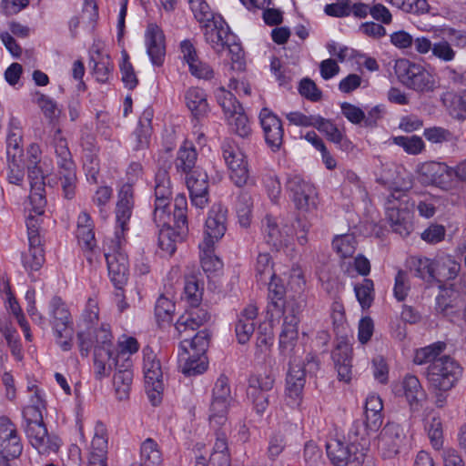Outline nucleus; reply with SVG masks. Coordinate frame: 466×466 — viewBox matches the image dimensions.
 I'll list each match as a JSON object with an SVG mask.
<instances>
[{
  "label": "nucleus",
  "mask_w": 466,
  "mask_h": 466,
  "mask_svg": "<svg viewBox=\"0 0 466 466\" xmlns=\"http://www.w3.org/2000/svg\"><path fill=\"white\" fill-rule=\"evenodd\" d=\"M78 347L82 356H87L94 346V370L96 378L101 380L109 376L115 364L116 347L113 343L111 331L101 326L95 331L94 340L89 339L84 330L77 333Z\"/></svg>",
  "instance_id": "1"
},
{
  "label": "nucleus",
  "mask_w": 466,
  "mask_h": 466,
  "mask_svg": "<svg viewBox=\"0 0 466 466\" xmlns=\"http://www.w3.org/2000/svg\"><path fill=\"white\" fill-rule=\"evenodd\" d=\"M54 147L56 157L57 176L63 195L72 199L76 195L77 177L76 167L72 158L66 138L62 137L60 129L54 136Z\"/></svg>",
  "instance_id": "2"
},
{
  "label": "nucleus",
  "mask_w": 466,
  "mask_h": 466,
  "mask_svg": "<svg viewBox=\"0 0 466 466\" xmlns=\"http://www.w3.org/2000/svg\"><path fill=\"white\" fill-rule=\"evenodd\" d=\"M395 72L405 86L418 93L433 92L439 87L435 75L420 64L400 59L396 62Z\"/></svg>",
  "instance_id": "3"
},
{
  "label": "nucleus",
  "mask_w": 466,
  "mask_h": 466,
  "mask_svg": "<svg viewBox=\"0 0 466 466\" xmlns=\"http://www.w3.org/2000/svg\"><path fill=\"white\" fill-rule=\"evenodd\" d=\"M462 367L453 358L443 355L431 363L426 370L430 389L451 390L462 376Z\"/></svg>",
  "instance_id": "4"
},
{
  "label": "nucleus",
  "mask_w": 466,
  "mask_h": 466,
  "mask_svg": "<svg viewBox=\"0 0 466 466\" xmlns=\"http://www.w3.org/2000/svg\"><path fill=\"white\" fill-rule=\"evenodd\" d=\"M124 241L119 232H115V238L110 240L109 251L105 253L108 275L119 297H122V288L127 282L129 272L128 258L123 249Z\"/></svg>",
  "instance_id": "5"
},
{
  "label": "nucleus",
  "mask_w": 466,
  "mask_h": 466,
  "mask_svg": "<svg viewBox=\"0 0 466 466\" xmlns=\"http://www.w3.org/2000/svg\"><path fill=\"white\" fill-rule=\"evenodd\" d=\"M48 315L57 344L64 351L71 350L73 345V320L65 302L55 297L49 303Z\"/></svg>",
  "instance_id": "6"
},
{
  "label": "nucleus",
  "mask_w": 466,
  "mask_h": 466,
  "mask_svg": "<svg viewBox=\"0 0 466 466\" xmlns=\"http://www.w3.org/2000/svg\"><path fill=\"white\" fill-rule=\"evenodd\" d=\"M306 362L308 365L318 367L315 358L309 355L305 360L294 358L289 362L286 376L285 400L287 404L292 408L299 407L303 400V390L306 384Z\"/></svg>",
  "instance_id": "7"
},
{
  "label": "nucleus",
  "mask_w": 466,
  "mask_h": 466,
  "mask_svg": "<svg viewBox=\"0 0 466 466\" xmlns=\"http://www.w3.org/2000/svg\"><path fill=\"white\" fill-rule=\"evenodd\" d=\"M386 214L392 229L401 237L412 230V212L407 196L401 191L389 195L386 201Z\"/></svg>",
  "instance_id": "8"
},
{
  "label": "nucleus",
  "mask_w": 466,
  "mask_h": 466,
  "mask_svg": "<svg viewBox=\"0 0 466 466\" xmlns=\"http://www.w3.org/2000/svg\"><path fill=\"white\" fill-rule=\"evenodd\" d=\"M386 214L392 229L401 237L412 230V212L407 196L401 191L389 195L386 201Z\"/></svg>",
  "instance_id": "9"
},
{
  "label": "nucleus",
  "mask_w": 466,
  "mask_h": 466,
  "mask_svg": "<svg viewBox=\"0 0 466 466\" xmlns=\"http://www.w3.org/2000/svg\"><path fill=\"white\" fill-rule=\"evenodd\" d=\"M419 178L425 185L449 191L457 187L456 168L442 162L428 161L418 167Z\"/></svg>",
  "instance_id": "10"
},
{
  "label": "nucleus",
  "mask_w": 466,
  "mask_h": 466,
  "mask_svg": "<svg viewBox=\"0 0 466 466\" xmlns=\"http://www.w3.org/2000/svg\"><path fill=\"white\" fill-rule=\"evenodd\" d=\"M286 189L296 208L302 213H312L318 208V193L315 187L299 175H289Z\"/></svg>",
  "instance_id": "11"
},
{
  "label": "nucleus",
  "mask_w": 466,
  "mask_h": 466,
  "mask_svg": "<svg viewBox=\"0 0 466 466\" xmlns=\"http://www.w3.org/2000/svg\"><path fill=\"white\" fill-rule=\"evenodd\" d=\"M143 355V372L146 389L151 402L153 405H157L161 400V394L164 390L161 365L152 350L148 348L144 349Z\"/></svg>",
  "instance_id": "12"
},
{
  "label": "nucleus",
  "mask_w": 466,
  "mask_h": 466,
  "mask_svg": "<svg viewBox=\"0 0 466 466\" xmlns=\"http://www.w3.org/2000/svg\"><path fill=\"white\" fill-rule=\"evenodd\" d=\"M231 401L232 396L228 379L225 375H220L212 390L209 420L213 426H224L226 424V416Z\"/></svg>",
  "instance_id": "13"
},
{
  "label": "nucleus",
  "mask_w": 466,
  "mask_h": 466,
  "mask_svg": "<svg viewBox=\"0 0 466 466\" xmlns=\"http://www.w3.org/2000/svg\"><path fill=\"white\" fill-rule=\"evenodd\" d=\"M328 457L335 466H360L365 452L356 443L346 444L338 439H331L326 444Z\"/></svg>",
  "instance_id": "14"
},
{
  "label": "nucleus",
  "mask_w": 466,
  "mask_h": 466,
  "mask_svg": "<svg viewBox=\"0 0 466 466\" xmlns=\"http://www.w3.org/2000/svg\"><path fill=\"white\" fill-rule=\"evenodd\" d=\"M22 451L16 426L8 418L0 417V466H7V461L19 457Z\"/></svg>",
  "instance_id": "15"
},
{
  "label": "nucleus",
  "mask_w": 466,
  "mask_h": 466,
  "mask_svg": "<svg viewBox=\"0 0 466 466\" xmlns=\"http://www.w3.org/2000/svg\"><path fill=\"white\" fill-rule=\"evenodd\" d=\"M223 157L229 170V178L237 187H244L249 178L247 157L236 145L225 143L222 146Z\"/></svg>",
  "instance_id": "16"
},
{
  "label": "nucleus",
  "mask_w": 466,
  "mask_h": 466,
  "mask_svg": "<svg viewBox=\"0 0 466 466\" xmlns=\"http://www.w3.org/2000/svg\"><path fill=\"white\" fill-rule=\"evenodd\" d=\"M274 383L275 378L270 374L252 375L248 379L247 396L259 415L264 414L268 407V391L272 390Z\"/></svg>",
  "instance_id": "17"
},
{
  "label": "nucleus",
  "mask_w": 466,
  "mask_h": 466,
  "mask_svg": "<svg viewBox=\"0 0 466 466\" xmlns=\"http://www.w3.org/2000/svg\"><path fill=\"white\" fill-rule=\"evenodd\" d=\"M436 309L445 316L462 314L466 319V287L442 289L436 299Z\"/></svg>",
  "instance_id": "18"
},
{
  "label": "nucleus",
  "mask_w": 466,
  "mask_h": 466,
  "mask_svg": "<svg viewBox=\"0 0 466 466\" xmlns=\"http://www.w3.org/2000/svg\"><path fill=\"white\" fill-rule=\"evenodd\" d=\"M405 434L402 428L394 422L387 423L379 437V450L383 459H392L400 453Z\"/></svg>",
  "instance_id": "19"
},
{
  "label": "nucleus",
  "mask_w": 466,
  "mask_h": 466,
  "mask_svg": "<svg viewBox=\"0 0 466 466\" xmlns=\"http://www.w3.org/2000/svg\"><path fill=\"white\" fill-rule=\"evenodd\" d=\"M299 303L297 301H290L287 305V309L280 313V315L283 316V323L279 334V347L283 350L291 349L298 339L299 323Z\"/></svg>",
  "instance_id": "20"
},
{
  "label": "nucleus",
  "mask_w": 466,
  "mask_h": 466,
  "mask_svg": "<svg viewBox=\"0 0 466 466\" xmlns=\"http://www.w3.org/2000/svg\"><path fill=\"white\" fill-rule=\"evenodd\" d=\"M25 434L32 447L40 454H49L59 449V439L55 435L48 434L44 422L26 425Z\"/></svg>",
  "instance_id": "21"
},
{
  "label": "nucleus",
  "mask_w": 466,
  "mask_h": 466,
  "mask_svg": "<svg viewBox=\"0 0 466 466\" xmlns=\"http://www.w3.org/2000/svg\"><path fill=\"white\" fill-rule=\"evenodd\" d=\"M187 187L189 191L192 204L204 208L208 201V181L207 173L200 167H196L187 174Z\"/></svg>",
  "instance_id": "22"
},
{
  "label": "nucleus",
  "mask_w": 466,
  "mask_h": 466,
  "mask_svg": "<svg viewBox=\"0 0 466 466\" xmlns=\"http://www.w3.org/2000/svg\"><path fill=\"white\" fill-rule=\"evenodd\" d=\"M259 120L267 144L273 151L279 150L284 135L280 119L269 109L263 108L259 113Z\"/></svg>",
  "instance_id": "23"
},
{
  "label": "nucleus",
  "mask_w": 466,
  "mask_h": 466,
  "mask_svg": "<svg viewBox=\"0 0 466 466\" xmlns=\"http://www.w3.org/2000/svg\"><path fill=\"white\" fill-rule=\"evenodd\" d=\"M206 42L210 45L218 54L226 48V43L233 39V34L228 25L221 18L210 19L204 25Z\"/></svg>",
  "instance_id": "24"
},
{
  "label": "nucleus",
  "mask_w": 466,
  "mask_h": 466,
  "mask_svg": "<svg viewBox=\"0 0 466 466\" xmlns=\"http://www.w3.org/2000/svg\"><path fill=\"white\" fill-rule=\"evenodd\" d=\"M227 230V209L220 205H214L207 218L204 230V239L218 242Z\"/></svg>",
  "instance_id": "25"
},
{
  "label": "nucleus",
  "mask_w": 466,
  "mask_h": 466,
  "mask_svg": "<svg viewBox=\"0 0 466 466\" xmlns=\"http://www.w3.org/2000/svg\"><path fill=\"white\" fill-rule=\"evenodd\" d=\"M263 228L267 242L276 248L286 246L294 233L291 226L280 223L272 216H266L263 220Z\"/></svg>",
  "instance_id": "26"
},
{
  "label": "nucleus",
  "mask_w": 466,
  "mask_h": 466,
  "mask_svg": "<svg viewBox=\"0 0 466 466\" xmlns=\"http://www.w3.org/2000/svg\"><path fill=\"white\" fill-rule=\"evenodd\" d=\"M147 52L155 66H161L166 54L165 36L158 25H148L146 34Z\"/></svg>",
  "instance_id": "27"
},
{
  "label": "nucleus",
  "mask_w": 466,
  "mask_h": 466,
  "mask_svg": "<svg viewBox=\"0 0 466 466\" xmlns=\"http://www.w3.org/2000/svg\"><path fill=\"white\" fill-rule=\"evenodd\" d=\"M27 168L31 187L29 198L32 203H36V206L33 208L35 215L40 216L43 214L46 205L43 194L45 191L44 173L38 166H28Z\"/></svg>",
  "instance_id": "28"
},
{
  "label": "nucleus",
  "mask_w": 466,
  "mask_h": 466,
  "mask_svg": "<svg viewBox=\"0 0 466 466\" xmlns=\"http://www.w3.org/2000/svg\"><path fill=\"white\" fill-rule=\"evenodd\" d=\"M257 317L258 308L254 304L247 305L238 314L235 331L240 344L247 343L254 333Z\"/></svg>",
  "instance_id": "29"
},
{
  "label": "nucleus",
  "mask_w": 466,
  "mask_h": 466,
  "mask_svg": "<svg viewBox=\"0 0 466 466\" xmlns=\"http://www.w3.org/2000/svg\"><path fill=\"white\" fill-rule=\"evenodd\" d=\"M396 394L403 395L411 409L417 408L425 398V391L419 379L411 374L406 375L401 382L395 386Z\"/></svg>",
  "instance_id": "30"
},
{
  "label": "nucleus",
  "mask_w": 466,
  "mask_h": 466,
  "mask_svg": "<svg viewBox=\"0 0 466 466\" xmlns=\"http://www.w3.org/2000/svg\"><path fill=\"white\" fill-rule=\"evenodd\" d=\"M351 348L346 343H339L332 352L338 378L340 381L349 383L352 378Z\"/></svg>",
  "instance_id": "31"
},
{
  "label": "nucleus",
  "mask_w": 466,
  "mask_h": 466,
  "mask_svg": "<svg viewBox=\"0 0 466 466\" xmlns=\"http://www.w3.org/2000/svg\"><path fill=\"white\" fill-rule=\"evenodd\" d=\"M185 102L191 115L196 119L206 117L210 111L207 94L201 88H188L185 93Z\"/></svg>",
  "instance_id": "32"
},
{
  "label": "nucleus",
  "mask_w": 466,
  "mask_h": 466,
  "mask_svg": "<svg viewBox=\"0 0 466 466\" xmlns=\"http://www.w3.org/2000/svg\"><path fill=\"white\" fill-rule=\"evenodd\" d=\"M192 307L193 309L180 316L176 323V329L179 334L185 333L187 330H196L209 319L206 309L198 308V306Z\"/></svg>",
  "instance_id": "33"
},
{
  "label": "nucleus",
  "mask_w": 466,
  "mask_h": 466,
  "mask_svg": "<svg viewBox=\"0 0 466 466\" xmlns=\"http://www.w3.org/2000/svg\"><path fill=\"white\" fill-rule=\"evenodd\" d=\"M90 63L93 64V75L98 82L105 83L109 80L113 64L108 54L98 47L94 48L90 53Z\"/></svg>",
  "instance_id": "34"
},
{
  "label": "nucleus",
  "mask_w": 466,
  "mask_h": 466,
  "mask_svg": "<svg viewBox=\"0 0 466 466\" xmlns=\"http://www.w3.org/2000/svg\"><path fill=\"white\" fill-rule=\"evenodd\" d=\"M208 466H230L226 430L218 431L216 433V441L209 457Z\"/></svg>",
  "instance_id": "35"
},
{
  "label": "nucleus",
  "mask_w": 466,
  "mask_h": 466,
  "mask_svg": "<svg viewBox=\"0 0 466 466\" xmlns=\"http://www.w3.org/2000/svg\"><path fill=\"white\" fill-rule=\"evenodd\" d=\"M22 143V130L18 120L12 118L6 138L7 159H23L24 150Z\"/></svg>",
  "instance_id": "36"
},
{
  "label": "nucleus",
  "mask_w": 466,
  "mask_h": 466,
  "mask_svg": "<svg viewBox=\"0 0 466 466\" xmlns=\"http://www.w3.org/2000/svg\"><path fill=\"white\" fill-rule=\"evenodd\" d=\"M383 404L381 399L375 394L369 395L365 402V424L370 431H377L382 423L381 411Z\"/></svg>",
  "instance_id": "37"
},
{
  "label": "nucleus",
  "mask_w": 466,
  "mask_h": 466,
  "mask_svg": "<svg viewBox=\"0 0 466 466\" xmlns=\"http://www.w3.org/2000/svg\"><path fill=\"white\" fill-rule=\"evenodd\" d=\"M437 258L412 257L410 260L411 270L415 275L428 283L437 281Z\"/></svg>",
  "instance_id": "38"
},
{
  "label": "nucleus",
  "mask_w": 466,
  "mask_h": 466,
  "mask_svg": "<svg viewBox=\"0 0 466 466\" xmlns=\"http://www.w3.org/2000/svg\"><path fill=\"white\" fill-rule=\"evenodd\" d=\"M208 358L205 355L180 354L179 368L186 376H196L204 373L208 369Z\"/></svg>",
  "instance_id": "39"
},
{
  "label": "nucleus",
  "mask_w": 466,
  "mask_h": 466,
  "mask_svg": "<svg viewBox=\"0 0 466 466\" xmlns=\"http://www.w3.org/2000/svg\"><path fill=\"white\" fill-rule=\"evenodd\" d=\"M197 158L198 154L195 147L191 144L186 142L177 151L175 167L178 172L187 175L196 168L195 165Z\"/></svg>",
  "instance_id": "40"
},
{
  "label": "nucleus",
  "mask_w": 466,
  "mask_h": 466,
  "mask_svg": "<svg viewBox=\"0 0 466 466\" xmlns=\"http://www.w3.org/2000/svg\"><path fill=\"white\" fill-rule=\"evenodd\" d=\"M214 247L211 240H202L198 245L200 263L206 272H215L222 268L221 260L215 255Z\"/></svg>",
  "instance_id": "41"
},
{
  "label": "nucleus",
  "mask_w": 466,
  "mask_h": 466,
  "mask_svg": "<svg viewBox=\"0 0 466 466\" xmlns=\"http://www.w3.org/2000/svg\"><path fill=\"white\" fill-rule=\"evenodd\" d=\"M122 366L124 369L117 370L113 378L116 395L120 400L128 398L133 381V372L130 370L131 363L123 364Z\"/></svg>",
  "instance_id": "42"
},
{
  "label": "nucleus",
  "mask_w": 466,
  "mask_h": 466,
  "mask_svg": "<svg viewBox=\"0 0 466 466\" xmlns=\"http://www.w3.org/2000/svg\"><path fill=\"white\" fill-rule=\"evenodd\" d=\"M267 284H269V303L268 305V311L271 315L272 318L280 316V313L287 309V305L290 301H296L294 299H289L287 300L284 299V288L282 286L275 285L272 288V281H268Z\"/></svg>",
  "instance_id": "43"
},
{
  "label": "nucleus",
  "mask_w": 466,
  "mask_h": 466,
  "mask_svg": "<svg viewBox=\"0 0 466 466\" xmlns=\"http://www.w3.org/2000/svg\"><path fill=\"white\" fill-rule=\"evenodd\" d=\"M446 344L442 341L434 342L429 346L416 350L413 361L417 365L434 363L436 360L441 357L445 350Z\"/></svg>",
  "instance_id": "44"
},
{
  "label": "nucleus",
  "mask_w": 466,
  "mask_h": 466,
  "mask_svg": "<svg viewBox=\"0 0 466 466\" xmlns=\"http://www.w3.org/2000/svg\"><path fill=\"white\" fill-rule=\"evenodd\" d=\"M140 465L162 466V455L157 443L151 438L145 440L140 448Z\"/></svg>",
  "instance_id": "45"
},
{
  "label": "nucleus",
  "mask_w": 466,
  "mask_h": 466,
  "mask_svg": "<svg viewBox=\"0 0 466 466\" xmlns=\"http://www.w3.org/2000/svg\"><path fill=\"white\" fill-rule=\"evenodd\" d=\"M437 281L453 279L458 275L461 265L451 256L444 255L437 258Z\"/></svg>",
  "instance_id": "46"
},
{
  "label": "nucleus",
  "mask_w": 466,
  "mask_h": 466,
  "mask_svg": "<svg viewBox=\"0 0 466 466\" xmlns=\"http://www.w3.org/2000/svg\"><path fill=\"white\" fill-rule=\"evenodd\" d=\"M255 276L258 281L262 283H268L276 279V273L273 269V263L269 254H258L255 265Z\"/></svg>",
  "instance_id": "47"
},
{
  "label": "nucleus",
  "mask_w": 466,
  "mask_h": 466,
  "mask_svg": "<svg viewBox=\"0 0 466 466\" xmlns=\"http://www.w3.org/2000/svg\"><path fill=\"white\" fill-rule=\"evenodd\" d=\"M209 344V334L206 329L198 331L191 340L185 339L180 343V348L184 355H188L190 352L187 350V346L190 347L192 354L205 355V352Z\"/></svg>",
  "instance_id": "48"
},
{
  "label": "nucleus",
  "mask_w": 466,
  "mask_h": 466,
  "mask_svg": "<svg viewBox=\"0 0 466 466\" xmlns=\"http://www.w3.org/2000/svg\"><path fill=\"white\" fill-rule=\"evenodd\" d=\"M155 201L169 202L171 197V184L168 172L159 169L155 177Z\"/></svg>",
  "instance_id": "49"
},
{
  "label": "nucleus",
  "mask_w": 466,
  "mask_h": 466,
  "mask_svg": "<svg viewBox=\"0 0 466 466\" xmlns=\"http://www.w3.org/2000/svg\"><path fill=\"white\" fill-rule=\"evenodd\" d=\"M22 262L27 271L39 270L45 262L41 243L38 245L29 244L28 252L22 256Z\"/></svg>",
  "instance_id": "50"
},
{
  "label": "nucleus",
  "mask_w": 466,
  "mask_h": 466,
  "mask_svg": "<svg viewBox=\"0 0 466 466\" xmlns=\"http://www.w3.org/2000/svg\"><path fill=\"white\" fill-rule=\"evenodd\" d=\"M215 96L218 105L221 106L224 112L225 117L237 113V111H239L243 108L242 106L237 101L235 96L231 92L226 90L224 87H218L215 92Z\"/></svg>",
  "instance_id": "51"
},
{
  "label": "nucleus",
  "mask_w": 466,
  "mask_h": 466,
  "mask_svg": "<svg viewBox=\"0 0 466 466\" xmlns=\"http://www.w3.org/2000/svg\"><path fill=\"white\" fill-rule=\"evenodd\" d=\"M107 438L104 424L98 422L95 427L94 437L91 441L90 456L106 457Z\"/></svg>",
  "instance_id": "52"
},
{
  "label": "nucleus",
  "mask_w": 466,
  "mask_h": 466,
  "mask_svg": "<svg viewBox=\"0 0 466 466\" xmlns=\"http://www.w3.org/2000/svg\"><path fill=\"white\" fill-rule=\"evenodd\" d=\"M181 232H176L171 227L160 228L158 234L159 248L169 255H172L177 249V241L182 238Z\"/></svg>",
  "instance_id": "53"
},
{
  "label": "nucleus",
  "mask_w": 466,
  "mask_h": 466,
  "mask_svg": "<svg viewBox=\"0 0 466 466\" xmlns=\"http://www.w3.org/2000/svg\"><path fill=\"white\" fill-rule=\"evenodd\" d=\"M356 238L351 234L337 236L332 241L333 249L341 258L351 257L356 251Z\"/></svg>",
  "instance_id": "54"
},
{
  "label": "nucleus",
  "mask_w": 466,
  "mask_h": 466,
  "mask_svg": "<svg viewBox=\"0 0 466 466\" xmlns=\"http://www.w3.org/2000/svg\"><path fill=\"white\" fill-rule=\"evenodd\" d=\"M228 124L230 126L232 131L241 137H247L251 133V127L249 125L248 118L244 113L243 108L237 113L229 115L226 117Z\"/></svg>",
  "instance_id": "55"
},
{
  "label": "nucleus",
  "mask_w": 466,
  "mask_h": 466,
  "mask_svg": "<svg viewBox=\"0 0 466 466\" xmlns=\"http://www.w3.org/2000/svg\"><path fill=\"white\" fill-rule=\"evenodd\" d=\"M354 291L360 306L370 308L374 299V284L370 279H364L361 283L355 285Z\"/></svg>",
  "instance_id": "56"
},
{
  "label": "nucleus",
  "mask_w": 466,
  "mask_h": 466,
  "mask_svg": "<svg viewBox=\"0 0 466 466\" xmlns=\"http://www.w3.org/2000/svg\"><path fill=\"white\" fill-rule=\"evenodd\" d=\"M393 142L395 145L401 147L404 151L410 155H418L425 148V144L422 138L418 136L395 137H393Z\"/></svg>",
  "instance_id": "57"
},
{
  "label": "nucleus",
  "mask_w": 466,
  "mask_h": 466,
  "mask_svg": "<svg viewBox=\"0 0 466 466\" xmlns=\"http://www.w3.org/2000/svg\"><path fill=\"white\" fill-rule=\"evenodd\" d=\"M314 127L317 128L319 132L325 134L327 138L331 142L335 144L342 143L343 134L330 120L318 115Z\"/></svg>",
  "instance_id": "58"
},
{
  "label": "nucleus",
  "mask_w": 466,
  "mask_h": 466,
  "mask_svg": "<svg viewBox=\"0 0 466 466\" xmlns=\"http://www.w3.org/2000/svg\"><path fill=\"white\" fill-rule=\"evenodd\" d=\"M251 197L248 194L239 195L236 204V210L239 224L244 228L248 227L251 222Z\"/></svg>",
  "instance_id": "59"
},
{
  "label": "nucleus",
  "mask_w": 466,
  "mask_h": 466,
  "mask_svg": "<svg viewBox=\"0 0 466 466\" xmlns=\"http://www.w3.org/2000/svg\"><path fill=\"white\" fill-rule=\"evenodd\" d=\"M139 349L138 342L134 338H127L118 343V349H116L114 355L115 364L114 367L118 365L119 360H124V364L131 363L128 356L136 353Z\"/></svg>",
  "instance_id": "60"
},
{
  "label": "nucleus",
  "mask_w": 466,
  "mask_h": 466,
  "mask_svg": "<svg viewBox=\"0 0 466 466\" xmlns=\"http://www.w3.org/2000/svg\"><path fill=\"white\" fill-rule=\"evenodd\" d=\"M391 5L406 13L424 14L429 11L427 0H387Z\"/></svg>",
  "instance_id": "61"
},
{
  "label": "nucleus",
  "mask_w": 466,
  "mask_h": 466,
  "mask_svg": "<svg viewBox=\"0 0 466 466\" xmlns=\"http://www.w3.org/2000/svg\"><path fill=\"white\" fill-rule=\"evenodd\" d=\"M99 308L98 302L95 298L88 299L85 309L83 310L80 324L89 329L98 321Z\"/></svg>",
  "instance_id": "62"
},
{
  "label": "nucleus",
  "mask_w": 466,
  "mask_h": 466,
  "mask_svg": "<svg viewBox=\"0 0 466 466\" xmlns=\"http://www.w3.org/2000/svg\"><path fill=\"white\" fill-rule=\"evenodd\" d=\"M153 220L157 227L160 228L170 227L169 224L172 218L170 216L169 202L155 201Z\"/></svg>",
  "instance_id": "63"
},
{
  "label": "nucleus",
  "mask_w": 466,
  "mask_h": 466,
  "mask_svg": "<svg viewBox=\"0 0 466 466\" xmlns=\"http://www.w3.org/2000/svg\"><path fill=\"white\" fill-rule=\"evenodd\" d=\"M36 103L45 116L50 119V121L56 120L60 116V109L58 108L56 102L48 96L38 94Z\"/></svg>",
  "instance_id": "64"
}]
</instances>
